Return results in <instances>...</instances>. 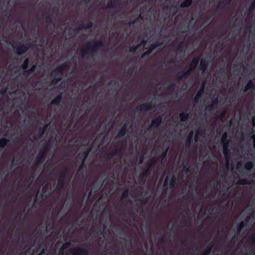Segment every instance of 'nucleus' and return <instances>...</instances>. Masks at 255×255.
Masks as SVG:
<instances>
[{"instance_id": "1", "label": "nucleus", "mask_w": 255, "mask_h": 255, "mask_svg": "<svg viewBox=\"0 0 255 255\" xmlns=\"http://www.w3.org/2000/svg\"><path fill=\"white\" fill-rule=\"evenodd\" d=\"M103 46V43L101 41H95L93 44L90 42L86 43L80 50L82 57L88 58L89 55H95L98 49Z\"/></svg>"}, {"instance_id": "2", "label": "nucleus", "mask_w": 255, "mask_h": 255, "mask_svg": "<svg viewBox=\"0 0 255 255\" xmlns=\"http://www.w3.org/2000/svg\"><path fill=\"white\" fill-rule=\"evenodd\" d=\"M72 168V167H65L60 171L59 176L57 180V184L56 187V191L57 193H61L63 190L65 184L67 174L69 172L70 169Z\"/></svg>"}, {"instance_id": "3", "label": "nucleus", "mask_w": 255, "mask_h": 255, "mask_svg": "<svg viewBox=\"0 0 255 255\" xmlns=\"http://www.w3.org/2000/svg\"><path fill=\"white\" fill-rule=\"evenodd\" d=\"M228 134L226 132L223 133L221 137V142L223 144V152L227 163L228 164L230 160V154L229 152V141L227 139Z\"/></svg>"}, {"instance_id": "4", "label": "nucleus", "mask_w": 255, "mask_h": 255, "mask_svg": "<svg viewBox=\"0 0 255 255\" xmlns=\"http://www.w3.org/2000/svg\"><path fill=\"white\" fill-rule=\"evenodd\" d=\"M31 44L29 43L18 42L12 44L14 52L18 55L24 54L30 48Z\"/></svg>"}, {"instance_id": "5", "label": "nucleus", "mask_w": 255, "mask_h": 255, "mask_svg": "<svg viewBox=\"0 0 255 255\" xmlns=\"http://www.w3.org/2000/svg\"><path fill=\"white\" fill-rule=\"evenodd\" d=\"M50 147V143L48 141L44 145V146L41 148L39 154L35 160V165H39L42 162Z\"/></svg>"}, {"instance_id": "6", "label": "nucleus", "mask_w": 255, "mask_h": 255, "mask_svg": "<svg viewBox=\"0 0 255 255\" xmlns=\"http://www.w3.org/2000/svg\"><path fill=\"white\" fill-rule=\"evenodd\" d=\"M162 121V118L161 116H158L155 118L153 119L149 126L147 130H149V128H157L161 124Z\"/></svg>"}, {"instance_id": "7", "label": "nucleus", "mask_w": 255, "mask_h": 255, "mask_svg": "<svg viewBox=\"0 0 255 255\" xmlns=\"http://www.w3.org/2000/svg\"><path fill=\"white\" fill-rule=\"evenodd\" d=\"M154 106L152 103H144L139 106L136 107V110L138 112H146L151 110Z\"/></svg>"}, {"instance_id": "8", "label": "nucleus", "mask_w": 255, "mask_h": 255, "mask_svg": "<svg viewBox=\"0 0 255 255\" xmlns=\"http://www.w3.org/2000/svg\"><path fill=\"white\" fill-rule=\"evenodd\" d=\"M73 255H89V251L84 248H76L72 250Z\"/></svg>"}, {"instance_id": "9", "label": "nucleus", "mask_w": 255, "mask_h": 255, "mask_svg": "<svg viewBox=\"0 0 255 255\" xmlns=\"http://www.w3.org/2000/svg\"><path fill=\"white\" fill-rule=\"evenodd\" d=\"M193 71L188 68L187 69L178 73L176 78L179 80L182 79H186Z\"/></svg>"}, {"instance_id": "10", "label": "nucleus", "mask_w": 255, "mask_h": 255, "mask_svg": "<svg viewBox=\"0 0 255 255\" xmlns=\"http://www.w3.org/2000/svg\"><path fill=\"white\" fill-rule=\"evenodd\" d=\"M68 68V65L63 64L56 67V68L54 69L52 72L56 75H59L60 76H62L63 72L64 71L67 70Z\"/></svg>"}, {"instance_id": "11", "label": "nucleus", "mask_w": 255, "mask_h": 255, "mask_svg": "<svg viewBox=\"0 0 255 255\" xmlns=\"http://www.w3.org/2000/svg\"><path fill=\"white\" fill-rule=\"evenodd\" d=\"M161 43L158 41H156L154 43H152L149 45V48L143 52L142 57L149 55L157 47L160 46Z\"/></svg>"}, {"instance_id": "12", "label": "nucleus", "mask_w": 255, "mask_h": 255, "mask_svg": "<svg viewBox=\"0 0 255 255\" xmlns=\"http://www.w3.org/2000/svg\"><path fill=\"white\" fill-rule=\"evenodd\" d=\"M205 87V83L203 82L201 86L200 90L198 91L194 97V102L195 103H197L200 98L202 97L203 94L204 93Z\"/></svg>"}, {"instance_id": "13", "label": "nucleus", "mask_w": 255, "mask_h": 255, "mask_svg": "<svg viewBox=\"0 0 255 255\" xmlns=\"http://www.w3.org/2000/svg\"><path fill=\"white\" fill-rule=\"evenodd\" d=\"M91 148H88L87 149H85L81 152L79 153L78 154V157L79 158L81 159L82 160L85 161L87 159L90 152L91 151Z\"/></svg>"}, {"instance_id": "14", "label": "nucleus", "mask_w": 255, "mask_h": 255, "mask_svg": "<svg viewBox=\"0 0 255 255\" xmlns=\"http://www.w3.org/2000/svg\"><path fill=\"white\" fill-rule=\"evenodd\" d=\"M150 174V171L149 170V168H145L143 171L140 174L139 178L141 180L142 184L145 183L146 178Z\"/></svg>"}, {"instance_id": "15", "label": "nucleus", "mask_w": 255, "mask_h": 255, "mask_svg": "<svg viewBox=\"0 0 255 255\" xmlns=\"http://www.w3.org/2000/svg\"><path fill=\"white\" fill-rule=\"evenodd\" d=\"M93 23L92 21H89L86 23H82L79 27L75 28V31L80 30L82 29H89L93 27Z\"/></svg>"}, {"instance_id": "16", "label": "nucleus", "mask_w": 255, "mask_h": 255, "mask_svg": "<svg viewBox=\"0 0 255 255\" xmlns=\"http://www.w3.org/2000/svg\"><path fill=\"white\" fill-rule=\"evenodd\" d=\"M209 61L206 59H202L199 65L200 69L203 72H205L208 68Z\"/></svg>"}, {"instance_id": "17", "label": "nucleus", "mask_w": 255, "mask_h": 255, "mask_svg": "<svg viewBox=\"0 0 255 255\" xmlns=\"http://www.w3.org/2000/svg\"><path fill=\"white\" fill-rule=\"evenodd\" d=\"M200 60L199 57H194L192 59L189 68L194 71L197 67Z\"/></svg>"}, {"instance_id": "18", "label": "nucleus", "mask_w": 255, "mask_h": 255, "mask_svg": "<svg viewBox=\"0 0 255 255\" xmlns=\"http://www.w3.org/2000/svg\"><path fill=\"white\" fill-rule=\"evenodd\" d=\"M218 103L219 100L218 98L217 97L212 101L211 104L210 105L206 107V110L210 112L213 111L214 110L215 107L218 105Z\"/></svg>"}, {"instance_id": "19", "label": "nucleus", "mask_w": 255, "mask_h": 255, "mask_svg": "<svg viewBox=\"0 0 255 255\" xmlns=\"http://www.w3.org/2000/svg\"><path fill=\"white\" fill-rule=\"evenodd\" d=\"M255 88V85L254 84L253 80L250 79L247 84L245 86L243 91L244 92H247L250 89H254Z\"/></svg>"}, {"instance_id": "20", "label": "nucleus", "mask_w": 255, "mask_h": 255, "mask_svg": "<svg viewBox=\"0 0 255 255\" xmlns=\"http://www.w3.org/2000/svg\"><path fill=\"white\" fill-rule=\"evenodd\" d=\"M183 42H172L170 46L174 48L177 51H181L182 50Z\"/></svg>"}, {"instance_id": "21", "label": "nucleus", "mask_w": 255, "mask_h": 255, "mask_svg": "<svg viewBox=\"0 0 255 255\" xmlns=\"http://www.w3.org/2000/svg\"><path fill=\"white\" fill-rule=\"evenodd\" d=\"M62 99V93H60L51 101L50 104L53 105H58L61 102Z\"/></svg>"}, {"instance_id": "22", "label": "nucleus", "mask_w": 255, "mask_h": 255, "mask_svg": "<svg viewBox=\"0 0 255 255\" xmlns=\"http://www.w3.org/2000/svg\"><path fill=\"white\" fill-rule=\"evenodd\" d=\"M36 68V65L35 64H33L30 69H26L23 71L22 74L24 75L29 76L31 75L32 73L34 72Z\"/></svg>"}, {"instance_id": "23", "label": "nucleus", "mask_w": 255, "mask_h": 255, "mask_svg": "<svg viewBox=\"0 0 255 255\" xmlns=\"http://www.w3.org/2000/svg\"><path fill=\"white\" fill-rule=\"evenodd\" d=\"M126 127H127V125H125L124 126V128H122L119 131L117 135L116 136V138L122 137L126 135V133L127 132V130L126 129Z\"/></svg>"}, {"instance_id": "24", "label": "nucleus", "mask_w": 255, "mask_h": 255, "mask_svg": "<svg viewBox=\"0 0 255 255\" xmlns=\"http://www.w3.org/2000/svg\"><path fill=\"white\" fill-rule=\"evenodd\" d=\"M119 2L117 0H109L108 2L107 7L115 8L119 5Z\"/></svg>"}, {"instance_id": "25", "label": "nucleus", "mask_w": 255, "mask_h": 255, "mask_svg": "<svg viewBox=\"0 0 255 255\" xmlns=\"http://www.w3.org/2000/svg\"><path fill=\"white\" fill-rule=\"evenodd\" d=\"M47 128V125H45L43 127L40 128H39V131L38 132V138H42Z\"/></svg>"}, {"instance_id": "26", "label": "nucleus", "mask_w": 255, "mask_h": 255, "mask_svg": "<svg viewBox=\"0 0 255 255\" xmlns=\"http://www.w3.org/2000/svg\"><path fill=\"white\" fill-rule=\"evenodd\" d=\"M10 141V139L6 138H1L0 139V147L1 148H4L7 146V143Z\"/></svg>"}, {"instance_id": "27", "label": "nucleus", "mask_w": 255, "mask_h": 255, "mask_svg": "<svg viewBox=\"0 0 255 255\" xmlns=\"http://www.w3.org/2000/svg\"><path fill=\"white\" fill-rule=\"evenodd\" d=\"M193 0H184L180 4V7L186 8L189 7L192 3Z\"/></svg>"}, {"instance_id": "28", "label": "nucleus", "mask_w": 255, "mask_h": 255, "mask_svg": "<svg viewBox=\"0 0 255 255\" xmlns=\"http://www.w3.org/2000/svg\"><path fill=\"white\" fill-rule=\"evenodd\" d=\"M179 117L181 122H186L189 119V114L182 112L180 114Z\"/></svg>"}, {"instance_id": "29", "label": "nucleus", "mask_w": 255, "mask_h": 255, "mask_svg": "<svg viewBox=\"0 0 255 255\" xmlns=\"http://www.w3.org/2000/svg\"><path fill=\"white\" fill-rule=\"evenodd\" d=\"M255 8V0H253L249 5L248 9V14H250L253 12Z\"/></svg>"}, {"instance_id": "30", "label": "nucleus", "mask_w": 255, "mask_h": 255, "mask_svg": "<svg viewBox=\"0 0 255 255\" xmlns=\"http://www.w3.org/2000/svg\"><path fill=\"white\" fill-rule=\"evenodd\" d=\"M246 227V224L245 221L241 222L238 225L237 228V231L238 233H240L243 229Z\"/></svg>"}, {"instance_id": "31", "label": "nucleus", "mask_w": 255, "mask_h": 255, "mask_svg": "<svg viewBox=\"0 0 255 255\" xmlns=\"http://www.w3.org/2000/svg\"><path fill=\"white\" fill-rule=\"evenodd\" d=\"M213 248V245H210L208 246L205 251L203 253V254L201 255H210V254L211 253L212 250Z\"/></svg>"}, {"instance_id": "32", "label": "nucleus", "mask_w": 255, "mask_h": 255, "mask_svg": "<svg viewBox=\"0 0 255 255\" xmlns=\"http://www.w3.org/2000/svg\"><path fill=\"white\" fill-rule=\"evenodd\" d=\"M176 183V177L173 175L171 177V180L169 183V186L170 188H173Z\"/></svg>"}, {"instance_id": "33", "label": "nucleus", "mask_w": 255, "mask_h": 255, "mask_svg": "<svg viewBox=\"0 0 255 255\" xmlns=\"http://www.w3.org/2000/svg\"><path fill=\"white\" fill-rule=\"evenodd\" d=\"M29 64V59L28 58H27L24 60V61L21 66L22 69L23 71L26 70L28 67Z\"/></svg>"}, {"instance_id": "34", "label": "nucleus", "mask_w": 255, "mask_h": 255, "mask_svg": "<svg viewBox=\"0 0 255 255\" xmlns=\"http://www.w3.org/2000/svg\"><path fill=\"white\" fill-rule=\"evenodd\" d=\"M71 242L70 241H68L64 243L61 248L60 249V253L62 252L64 250L68 249L69 247L71 246Z\"/></svg>"}, {"instance_id": "35", "label": "nucleus", "mask_w": 255, "mask_h": 255, "mask_svg": "<svg viewBox=\"0 0 255 255\" xmlns=\"http://www.w3.org/2000/svg\"><path fill=\"white\" fill-rule=\"evenodd\" d=\"M57 75H55L52 80V83L54 84H57L58 83L60 82L62 79V76H57Z\"/></svg>"}, {"instance_id": "36", "label": "nucleus", "mask_w": 255, "mask_h": 255, "mask_svg": "<svg viewBox=\"0 0 255 255\" xmlns=\"http://www.w3.org/2000/svg\"><path fill=\"white\" fill-rule=\"evenodd\" d=\"M168 151V148H166V149H165L162 152L161 156H160L158 158L159 160L162 161L164 159H165L166 157Z\"/></svg>"}, {"instance_id": "37", "label": "nucleus", "mask_w": 255, "mask_h": 255, "mask_svg": "<svg viewBox=\"0 0 255 255\" xmlns=\"http://www.w3.org/2000/svg\"><path fill=\"white\" fill-rule=\"evenodd\" d=\"M254 164L252 161H248L245 164V168L247 170H250L253 168Z\"/></svg>"}, {"instance_id": "38", "label": "nucleus", "mask_w": 255, "mask_h": 255, "mask_svg": "<svg viewBox=\"0 0 255 255\" xmlns=\"http://www.w3.org/2000/svg\"><path fill=\"white\" fill-rule=\"evenodd\" d=\"M129 194V190L127 188H125L122 194V198L125 199L128 198Z\"/></svg>"}, {"instance_id": "39", "label": "nucleus", "mask_w": 255, "mask_h": 255, "mask_svg": "<svg viewBox=\"0 0 255 255\" xmlns=\"http://www.w3.org/2000/svg\"><path fill=\"white\" fill-rule=\"evenodd\" d=\"M44 21L45 23L47 24H51L53 22V18L52 17V15L50 14H49L47 16H46L44 18Z\"/></svg>"}, {"instance_id": "40", "label": "nucleus", "mask_w": 255, "mask_h": 255, "mask_svg": "<svg viewBox=\"0 0 255 255\" xmlns=\"http://www.w3.org/2000/svg\"><path fill=\"white\" fill-rule=\"evenodd\" d=\"M248 242L251 244H255V232L253 233L248 239Z\"/></svg>"}, {"instance_id": "41", "label": "nucleus", "mask_w": 255, "mask_h": 255, "mask_svg": "<svg viewBox=\"0 0 255 255\" xmlns=\"http://www.w3.org/2000/svg\"><path fill=\"white\" fill-rule=\"evenodd\" d=\"M115 156V154H114L113 152L111 153H108L106 154L104 156V158L106 160H109L112 159Z\"/></svg>"}, {"instance_id": "42", "label": "nucleus", "mask_w": 255, "mask_h": 255, "mask_svg": "<svg viewBox=\"0 0 255 255\" xmlns=\"http://www.w3.org/2000/svg\"><path fill=\"white\" fill-rule=\"evenodd\" d=\"M149 199V197H142L138 199V200L142 204H145L147 203Z\"/></svg>"}, {"instance_id": "43", "label": "nucleus", "mask_w": 255, "mask_h": 255, "mask_svg": "<svg viewBox=\"0 0 255 255\" xmlns=\"http://www.w3.org/2000/svg\"><path fill=\"white\" fill-rule=\"evenodd\" d=\"M239 184L240 185H250L251 182L246 179H243L239 181Z\"/></svg>"}, {"instance_id": "44", "label": "nucleus", "mask_w": 255, "mask_h": 255, "mask_svg": "<svg viewBox=\"0 0 255 255\" xmlns=\"http://www.w3.org/2000/svg\"><path fill=\"white\" fill-rule=\"evenodd\" d=\"M138 48H139V47L137 45H135V46H132L130 47L129 51L131 53H135Z\"/></svg>"}, {"instance_id": "45", "label": "nucleus", "mask_w": 255, "mask_h": 255, "mask_svg": "<svg viewBox=\"0 0 255 255\" xmlns=\"http://www.w3.org/2000/svg\"><path fill=\"white\" fill-rule=\"evenodd\" d=\"M156 162L155 160L150 161L148 163L147 167L146 168H149V170H150L151 167L155 165Z\"/></svg>"}, {"instance_id": "46", "label": "nucleus", "mask_w": 255, "mask_h": 255, "mask_svg": "<svg viewBox=\"0 0 255 255\" xmlns=\"http://www.w3.org/2000/svg\"><path fill=\"white\" fill-rule=\"evenodd\" d=\"M114 154L115 155H119L122 156L123 154V152L121 149H116L114 152Z\"/></svg>"}, {"instance_id": "47", "label": "nucleus", "mask_w": 255, "mask_h": 255, "mask_svg": "<svg viewBox=\"0 0 255 255\" xmlns=\"http://www.w3.org/2000/svg\"><path fill=\"white\" fill-rule=\"evenodd\" d=\"M226 114V111L224 110L219 115H218L217 117V119H223Z\"/></svg>"}, {"instance_id": "48", "label": "nucleus", "mask_w": 255, "mask_h": 255, "mask_svg": "<svg viewBox=\"0 0 255 255\" xmlns=\"http://www.w3.org/2000/svg\"><path fill=\"white\" fill-rule=\"evenodd\" d=\"M140 20H138V18H135V19L133 20H130L129 21L128 24L129 26H131V24H134L135 23H138V22H139Z\"/></svg>"}, {"instance_id": "49", "label": "nucleus", "mask_w": 255, "mask_h": 255, "mask_svg": "<svg viewBox=\"0 0 255 255\" xmlns=\"http://www.w3.org/2000/svg\"><path fill=\"white\" fill-rule=\"evenodd\" d=\"M147 40L145 39H142L140 42L137 44L138 46L141 47V46H144L147 43Z\"/></svg>"}, {"instance_id": "50", "label": "nucleus", "mask_w": 255, "mask_h": 255, "mask_svg": "<svg viewBox=\"0 0 255 255\" xmlns=\"http://www.w3.org/2000/svg\"><path fill=\"white\" fill-rule=\"evenodd\" d=\"M175 87H176L175 84L174 83H172L170 84L168 86L167 89L169 90H173L175 89Z\"/></svg>"}, {"instance_id": "51", "label": "nucleus", "mask_w": 255, "mask_h": 255, "mask_svg": "<svg viewBox=\"0 0 255 255\" xmlns=\"http://www.w3.org/2000/svg\"><path fill=\"white\" fill-rule=\"evenodd\" d=\"M85 161H84L83 160H82V162H81V164H80V165L78 167V170L79 171L82 170L84 167H85Z\"/></svg>"}, {"instance_id": "52", "label": "nucleus", "mask_w": 255, "mask_h": 255, "mask_svg": "<svg viewBox=\"0 0 255 255\" xmlns=\"http://www.w3.org/2000/svg\"><path fill=\"white\" fill-rule=\"evenodd\" d=\"M19 163L18 160H16L15 157H13L12 159V164L13 165H17Z\"/></svg>"}, {"instance_id": "53", "label": "nucleus", "mask_w": 255, "mask_h": 255, "mask_svg": "<svg viewBox=\"0 0 255 255\" xmlns=\"http://www.w3.org/2000/svg\"><path fill=\"white\" fill-rule=\"evenodd\" d=\"M168 176H167L164 181L163 186L166 187L168 185Z\"/></svg>"}, {"instance_id": "54", "label": "nucleus", "mask_w": 255, "mask_h": 255, "mask_svg": "<svg viewBox=\"0 0 255 255\" xmlns=\"http://www.w3.org/2000/svg\"><path fill=\"white\" fill-rule=\"evenodd\" d=\"M191 140H190V139H187L185 144L186 147L189 148L190 147L191 144Z\"/></svg>"}, {"instance_id": "55", "label": "nucleus", "mask_w": 255, "mask_h": 255, "mask_svg": "<svg viewBox=\"0 0 255 255\" xmlns=\"http://www.w3.org/2000/svg\"><path fill=\"white\" fill-rule=\"evenodd\" d=\"M139 163L142 164L143 162L144 161V156L143 155H141L139 157Z\"/></svg>"}, {"instance_id": "56", "label": "nucleus", "mask_w": 255, "mask_h": 255, "mask_svg": "<svg viewBox=\"0 0 255 255\" xmlns=\"http://www.w3.org/2000/svg\"><path fill=\"white\" fill-rule=\"evenodd\" d=\"M102 184L101 183H99L96 185V186H95V188L96 189V191H98L100 189V188L102 187Z\"/></svg>"}, {"instance_id": "57", "label": "nucleus", "mask_w": 255, "mask_h": 255, "mask_svg": "<svg viewBox=\"0 0 255 255\" xmlns=\"http://www.w3.org/2000/svg\"><path fill=\"white\" fill-rule=\"evenodd\" d=\"M184 168L185 169V171L186 173H188L191 171V169L190 167H187L186 166H184Z\"/></svg>"}, {"instance_id": "58", "label": "nucleus", "mask_w": 255, "mask_h": 255, "mask_svg": "<svg viewBox=\"0 0 255 255\" xmlns=\"http://www.w3.org/2000/svg\"><path fill=\"white\" fill-rule=\"evenodd\" d=\"M215 210L216 211H218L219 210V208H217V207H215V208H210L208 210V212L210 213V214H211L212 213V212L213 211V210Z\"/></svg>"}, {"instance_id": "59", "label": "nucleus", "mask_w": 255, "mask_h": 255, "mask_svg": "<svg viewBox=\"0 0 255 255\" xmlns=\"http://www.w3.org/2000/svg\"><path fill=\"white\" fill-rule=\"evenodd\" d=\"M193 136V132L192 131H190L188 134V136L187 137V139H190L191 140V139Z\"/></svg>"}, {"instance_id": "60", "label": "nucleus", "mask_w": 255, "mask_h": 255, "mask_svg": "<svg viewBox=\"0 0 255 255\" xmlns=\"http://www.w3.org/2000/svg\"><path fill=\"white\" fill-rule=\"evenodd\" d=\"M219 183V182L218 181L216 182H214L212 185V187L214 188H216L218 186V185Z\"/></svg>"}, {"instance_id": "61", "label": "nucleus", "mask_w": 255, "mask_h": 255, "mask_svg": "<svg viewBox=\"0 0 255 255\" xmlns=\"http://www.w3.org/2000/svg\"><path fill=\"white\" fill-rule=\"evenodd\" d=\"M232 0H225V5H229L231 3Z\"/></svg>"}, {"instance_id": "62", "label": "nucleus", "mask_w": 255, "mask_h": 255, "mask_svg": "<svg viewBox=\"0 0 255 255\" xmlns=\"http://www.w3.org/2000/svg\"><path fill=\"white\" fill-rule=\"evenodd\" d=\"M252 125L254 127L255 126V117H254L252 118Z\"/></svg>"}, {"instance_id": "63", "label": "nucleus", "mask_w": 255, "mask_h": 255, "mask_svg": "<svg viewBox=\"0 0 255 255\" xmlns=\"http://www.w3.org/2000/svg\"><path fill=\"white\" fill-rule=\"evenodd\" d=\"M199 134V130L196 131V135H195V141H197V136Z\"/></svg>"}, {"instance_id": "64", "label": "nucleus", "mask_w": 255, "mask_h": 255, "mask_svg": "<svg viewBox=\"0 0 255 255\" xmlns=\"http://www.w3.org/2000/svg\"><path fill=\"white\" fill-rule=\"evenodd\" d=\"M92 190H91L88 194V199H89L92 196Z\"/></svg>"}]
</instances>
